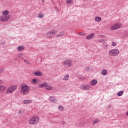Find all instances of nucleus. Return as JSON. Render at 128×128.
<instances>
[{
	"label": "nucleus",
	"mask_w": 128,
	"mask_h": 128,
	"mask_svg": "<svg viewBox=\"0 0 128 128\" xmlns=\"http://www.w3.org/2000/svg\"><path fill=\"white\" fill-rule=\"evenodd\" d=\"M86 77L84 76H80V80H85Z\"/></svg>",
	"instance_id": "c85d7f7f"
},
{
	"label": "nucleus",
	"mask_w": 128,
	"mask_h": 128,
	"mask_svg": "<svg viewBox=\"0 0 128 128\" xmlns=\"http://www.w3.org/2000/svg\"><path fill=\"white\" fill-rule=\"evenodd\" d=\"M18 50H24V46H20L18 47L17 48Z\"/></svg>",
	"instance_id": "dca6fc26"
},
{
	"label": "nucleus",
	"mask_w": 128,
	"mask_h": 128,
	"mask_svg": "<svg viewBox=\"0 0 128 128\" xmlns=\"http://www.w3.org/2000/svg\"><path fill=\"white\" fill-rule=\"evenodd\" d=\"M16 88H18V86L16 85L12 86L7 89L6 94H12V92H14Z\"/></svg>",
	"instance_id": "7ed1b4c3"
},
{
	"label": "nucleus",
	"mask_w": 128,
	"mask_h": 128,
	"mask_svg": "<svg viewBox=\"0 0 128 128\" xmlns=\"http://www.w3.org/2000/svg\"><path fill=\"white\" fill-rule=\"evenodd\" d=\"M20 56H22V54H20Z\"/></svg>",
	"instance_id": "09e8293b"
},
{
	"label": "nucleus",
	"mask_w": 128,
	"mask_h": 128,
	"mask_svg": "<svg viewBox=\"0 0 128 128\" xmlns=\"http://www.w3.org/2000/svg\"><path fill=\"white\" fill-rule=\"evenodd\" d=\"M64 64H66L67 66H72V60L68 59L65 60L63 62Z\"/></svg>",
	"instance_id": "0eeeda50"
},
{
	"label": "nucleus",
	"mask_w": 128,
	"mask_h": 128,
	"mask_svg": "<svg viewBox=\"0 0 128 128\" xmlns=\"http://www.w3.org/2000/svg\"><path fill=\"white\" fill-rule=\"evenodd\" d=\"M52 33H53L54 36H55L56 34V30L51 31V34H52Z\"/></svg>",
	"instance_id": "473e14b6"
},
{
	"label": "nucleus",
	"mask_w": 128,
	"mask_h": 128,
	"mask_svg": "<svg viewBox=\"0 0 128 128\" xmlns=\"http://www.w3.org/2000/svg\"><path fill=\"white\" fill-rule=\"evenodd\" d=\"M34 74L36 76H42V73L40 71H36L34 72Z\"/></svg>",
	"instance_id": "1a4fd4ad"
},
{
	"label": "nucleus",
	"mask_w": 128,
	"mask_h": 128,
	"mask_svg": "<svg viewBox=\"0 0 128 128\" xmlns=\"http://www.w3.org/2000/svg\"><path fill=\"white\" fill-rule=\"evenodd\" d=\"M68 78H69L68 74H66L64 78V80H68Z\"/></svg>",
	"instance_id": "aec40b11"
},
{
	"label": "nucleus",
	"mask_w": 128,
	"mask_h": 128,
	"mask_svg": "<svg viewBox=\"0 0 128 128\" xmlns=\"http://www.w3.org/2000/svg\"><path fill=\"white\" fill-rule=\"evenodd\" d=\"M126 116H128V111L126 113Z\"/></svg>",
	"instance_id": "49530a36"
},
{
	"label": "nucleus",
	"mask_w": 128,
	"mask_h": 128,
	"mask_svg": "<svg viewBox=\"0 0 128 128\" xmlns=\"http://www.w3.org/2000/svg\"><path fill=\"white\" fill-rule=\"evenodd\" d=\"M37 122H38V120H36V118H34V117L32 118L29 120L30 124H34Z\"/></svg>",
	"instance_id": "423d86ee"
},
{
	"label": "nucleus",
	"mask_w": 128,
	"mask_h": 128,
	"mask_svg": "<svg viewBox=\"0 0 128 128\" xmlns=\"http://www.w3.org/2000/svg\"><path fill=\"white\" fill-rule=\"evenodd\" d=\"M100 122V120L98 118H96L94 121L93 124H96Z\"/></svg>",
	"instance_id": "a211bd4d"
},
{
	"label": "nucleus",
	"mask_w": 128,
	"mask_h": 128,
	"mask_svg": "<svg viewBox=\"0 0 128 128\" xmlns=\"http://www.w3.org/2000/svg\"><path fill=\"white\" fill-rule=\"evenodd\" d=\"M67 4H72V0H67L66 1Z\"/></svg>",
	"instance_id": "2f4dec72"
},
{
	"label": "nucleus",
	"mask_w": 128,
	"mask_h": 128,
	"mask_svg": "<svg viewBox=\"0 0 128 128\" xmlns=\"http://www.w3.org/2000/svg\"><path fill=\"white\" fill-rule=\"evenodd\" d=\"M104 42V40H100V42Z\"/></svg>",
	"instance_id": "79ce46f5"
},
{
	"label": "nucleus",
	"mask_w": 128,
	"mask_h": 128,
	"mask_svg": "<svg viewBox=\"0 0 128 128\" xmlns=\"http://www.w3.org/2000/svg\"><path fill=\"white\" fill-rule=\"evenodd\" d=\"M120 54V50L118 49H113L109 52L110 56H118Z\"/></svg>",
	"instance_id": "20e7f679"
},
{
	"label": "nucleus",
	"mask_w": 128,
	"mask_h": 128,
	"mask_svg": "<svg viewBox=\"0 0 128 128\" xmlns=\"http://www.w3.org/2000/svg\"><path fill=\"white\" fill-rule=\"evenodd\" d=\"M54 98H55L54 96H50L48 100H50V102H52L54 100Z\"/></svg>",
	"instance_id": "5701e85b"
},
{
	"label": "nucleus",
	"mask_w": 128,
	"mask_h": 128,
	"mask_svg": "<svg viewBox=\"0 0 128 128\" xmlns=\"http://www.w3.org/2000/svg\"><path fill=\"white\" fill-rule=\"evenodd\" d=\"M122 28V25L120 24H116L111 28V30H118V28Z\"/></svg>",
	"instance_id": "39448f33"
},
{
	"label": "nucleus",
	"mask_w": 128,
	"mask_h": 128,
	"mask_svg": "<svg viewBox=\"0 0 128 128\" xmlns=\"http://www.w3.org/2000/svg\"><path fill=\"white\" fill-rule=\"evenodd\" d=\"M4 90H6V86H0V92H4Z\"/></svg>",
	"instance_id": "4468645a"
},
{
	"label": "nucleus",
	"mask_w": 128,
	"mask_h": 128,
	"mask_svg": "<svg viewBox=\"0 0 128 128\" xmlns=\"http://www.w3.org/2000/svg\"><path fill=\"white\" fill-rule=\"evenodd\" d=\"M64 36V33H60L59 34L56 35L57 38H60V36Z\"/></svg>",
	"instance_id": "b1692460"
},
{
	"label": "nucleus",
	"mask_w": 128,
	"mask_h": 128,
	"mask_svg": "<svg viewBox=\"0 0 128 128\" xmlns=\"http://www.w3.org/2000/svg\"><path fill=\"white\" fill-rule=\"evenodd\" d=\"M2 46L6 44V42H2Z\"/></svg>",
	"instance_id": "ea45409f"
},
{
	"label": "nucleus",
	"mask_w": 128,
	"mask_h": 128,
	"mask_svg": "<svg viewBox=\"0 0 128 128\" xmlns=\"http://www.w3.org/2000/svg\"><path fill=\"white\" fill-rule=\"evenodd\" d=\"M52 89V86H48V85L46 86V90H50Z\"/></svg>",
	"instance_id": "4be33fe9"
},
{
	"label": "nucleus",
	"mask_w": 128,
	"mask_h": 128,
	"mask_svg": "<svg viewBox=\"0 0 128 128\" xmlns=\"http://www.w3.org/2000/svg\"><path fill=\"white\" fill-rule=\"evenodd\" d=\"M20 92L23 96H26L30 92V86L26 84H22L20 86Z\"/></svg>",
	"instance_id": "f257e3e1"
},
{
	"label": "nucleus",
	"mask_w": 128,
	"mask_h": 128,
	"mask_svg": "<svg viewBox=\"0 0 128 128\" xmlns=\"http://www.w3.org/2000/svg\"><path fill=\"white\" fill-rule=\"evenodd\" d=\"M95 20L96 22H102V18L100 16H96L95 18Z\"/></svg>",
	"instance_id": "2eb2a0df"
},
{
	"label": "nucleus",
	"mask_w": 128,
	"mask_h": 128,
	"mask_svg": "<svg viewBox=\"0 0 128 128\" xmlns=\"http://www.w3.org/2000/svg\"><path fill=\"white\" fill-rule=\"evenodd\" d=\"M10 14V12L8 10L2 12L3 16L0 17V20L1 22H6L10 18V15L8 14Z\"/></svg>",
	"instance_id": "f03ea898"
},
{
	"label": "nucleus",
	"mask_w": 128,
	"mask_h": 128,
	"mask_svg": "<svg viewBox=\"0 0 128 128\" xmlns=\"http://www.w3.org/2000/svg\"><path fill=\"white\" fill-rule=\"evenodd\" d=\"M82 90H90V86H84L82 88Z\"/></svg>",
	"instance_id": "412c9836"
},
{
	"label": "nucleus",
	"mask_w": 128,
	"mask_h": 128,
	"mask_svg": "<svg viewBox=\"0 0 128 128\" xmlns=\"http://www.w3.org/2000/svg\"><path fill=\"white\" fill-rule=\"evenodd\" d=\"M42 2H44V0H42Z\"/></svg>",
	"instance_id": "de8ad7c7"
},
{
	"label": "nucleus",
	"mask_w": 128,
	"mask_h": 128,
	"mask_svg": "<svg viewBox=\"0 0 128 128\" xmlns=\"http://www.w3.org/2000/svg\"><path fill=\"white\" fill-rule=\"evenodd\" d=\"M18 112V114H22V110H19Z\"/></svg>",
	"instance_id": "c9c22d12"
},
{
	"label": "nucleus",
	"mask_w": 128,
	"mask_h": 128,
	"mask_svg": "<svg viewBox=\"0 0 128 128\" xmlns=\"http://www.w3.org/2000/svg\"><path fill=\"white\" fill-rule=\"evenodd\" d=\"M52 102H54V104H56V100L54 98V100L52 101Z\"/></svg>",
	"instance_id": "f704fd0d"
},
{
	"label": "nucleus",
	"mask_w": 128,
	"mask_h": 128,
	"mask_svg": "<svg viewBox=\"0 0 128 128\" xmlns=\"http://www.w3.org/2000/svg\"><path fill=\"white\" fill-rule=\"evenodd\" d=\"M79 34H80V36H84V34L82 32H80Z\"/></svg>",
	"instance_id": "e433bc0d"
},
{
	"label": "nucleus",
	"mask_w": 128,
	"mask_h": 128,
	"mask_svg": "<svg viewBox=\"0 0 128 128\" xmlns=\"http://www.w3.org/2000/svg\"><path fill=\"white\" fill-rule=\"evenodd\" d=\"M4 72V68L0 69V74H2Z\"/></svg>",
	"instance_id": "c756f323"
},
{
	"label": "nucleus",
	"mask_w": 128,
	"mask_h": 128,
	"mask_svg": "<svg viewBox=\"0 0 128 128\" xmlns=\"http://www.w3.org/2000/svg\"><path fill=\"white\" fill-rule=\"evenodd\" d=\"M97 84L98 80H93L90 82L91 86H96V84Z\"/></svg>",
	"instance_id": "f8f14e48"
},
{
	"label": "nucleus",
	"mask_w": 128,
	"mask_h": 128,
	"mask_svg": "<svg viewBox=\"0 0 128 128\" xmlns=\"http://www.w3.org/2000/svg\"><path fill=\"white\" fill-rule=\"evenodd\" d=\"M102 76H106V74H108V71H106V70H104L102 71Z\"/></svg>",
	"instance_id": "f3484780"
},
{
	"label": "nucleus",
	"mask_w": 128,
	"mask_h": 128,
	"mask_svg": "<svg viewBox=\"0 0 128 128\" xmlns=\"http://www.w3.org/2000/svg\"><path fill=\"white\" fill-rule=\"evenodd\" d=\"M38 17L40 18H44V14H40L38 16Z\"/></svg>",
	"instance_id": "cd10ccee"
},
{
	"label": "nucleus",
	"mask_w": 128,
	"mask_h": 128,
	"mask_svg": "<svg viewBox=\"0 0 128 128\" xmlns=\"http://www.w3.org/2000/svg\"><path fill=\"white\" fill-rule=\"evenodd\" d=\"M58 110H64V106H58Z\"/></svg>",
	"instance_id": "393cba45"
},
{
	"label": "nucleus",
	"mask_w": 128,
	"mask_h": 128,
	"mask_svg": "<svg viewBox=\"0 0 128 128\" xmlns=\"http://www.w3.org/2000/svg\"><path fill=\"white\" fill-rule=\"evenodd\" d=\"M63 124H66V123L64 122V121H63Z\"/></svg>",
	"instance_id": "a18cd8bd"
},
{
	"label": "nucleus",
	"mask_w": 128,
	"mask_h": 128,
	"mask_svg": "<svg viewBox=\"0 0 128 128\" xmlns=\"http://www.w3.org/2000/svg\"><path fill=\"white\" fill-rule=\"evenodd\" d=\"M48 86V82H44L43 84H39L40 88H46Z\"/></svg>",
	"instance_id": "9d476101"
},
{
	"label": "nucleus",
	"mask_w": 128,
	"mask_h": 128,
	"mask_svg": "<svg viewBox=\"0 0 128 128\" xmlns=\"http://www.w3.org/2000/svg\"><path fill=\"white\" fill-rule=\"evenodd\" d=\"M4 83V82L2 80H0V84H2Z\"/></svg>",
	"instance_id": "4c0bfd02"
},
{
	"label": "nucleus",
	"mask_w": 128,
	"mask_h": 128,
	"mask_svg": "<svg viewBox=\"0 0 128 128\" xmlns=\"http://www.w3.org/2000/svg\"><path fill=\"white\" fill-rule=\"evenodd\" d=\"M108 48V46H104V48Z\"/></svg>",
	"instance_id": "c03bdc74"
},
{
	"label": "nucleus",
	"mask_w": 128,
	"mask_h": 128,
	"mask_svg": "<svg viewBox=\"0 0 128 128\" xmlns=\"http://www.w3.org/2000/svg\"><path fill=\"white\" fill-rule=\"evenodd\" d=\"M34 118H35V120H38V122H40V118H38V117L36 116H34Z\"/></svg>",
	"instance_id": "a878e982"
},
{
	"label": "nucleus",
	"mask_w": 128,
	"mask_h": 128,
	"mask_svg": "<svg viewBox=\"0 0 128 128\" xmlns=\"http://www.w3.org/2000/svg\"><path fill=\"white\" fill-rule=\"evenodd\" d=\"M24 62H25V64H30V61L26 60H24Z\"/></svg>",
	"instance_id": "bb28decb"
},
{
	"label": "nucleus",
	"mask_w": 128,
	"mask_h": 128,
	"mask_svg": "<svg viewBox=\"0 0 128 128\" xmlns=\"http://www.w3.org/2000/svg\"><path fill=\"white\" fill-rule=\"evenodd\" d=\"M94 34L92 33V34H90L88 35L86 37V40H92V38H94Z\"/></svg>",
	"instance_id": "9b49d317"
},
{
	"label": "nucleus",
	"mask_w": 128,
	"mask_h": 128,
	"mask_svg": "<svg viewBox=\"0 0 128 128\" xmlns=\"http://www.w3.org/2000/svg\"><path fill=\"white\" fill-rule=\"evenodd\" d=\"M112 44L113 46H116V44L114 42H112Z\"/></svg>",
	"instance_id": "72a5a7b5"
},
{
	"label": "nucleus",
	"mask_w": 128,
	"mask_h": 128,
	"mask_svg": "<svg viewBox=\"0 0 128 128\" xmlns=\"http://www.w3.org/2000/svg\"><path fill=\"white\" fill-rule=\"evenodd\" d=\"M32 82H34V84H36V82H38L36 78L33 79Z\"/></svg>",
	"instance_id": "7c9ffc66"
},
{
	"label": "nucleus",
	"mask_w": 128,
	"mask_h": 128,
	"mask_svg": "<svg viewBox=\"0 0 128 128\" xmlns=\"http://www.w3.org/2000/svg\"><path fill=\"white\" fill-rule=\"evenodd\" d=\"M55 8H56V12L58 11V8L55 7Z\"/></svg>",
	"instance_id": "a19ab883"
},
{
	"label": "nucleus",
	"mask_w": 128,
	"mask_h": 128,
	"mask_svg": "<svg viewBox=\"0 0 128 128\" xmlns=\"http://www.w3.org/2000/svg\"><path fill=\"white\" fill-rule=\"evenodd\" d=\"M128 36V33H125L124 34V36Z\"/></svg>",
	"instance_id": "58836bf2"
},
{
	"label": "nucleus",
	"mask_w": 128,
	"mask_h": 128,
	"mask_svg": "<svg viewBox=\"0 0 128 128\" xmlns=\"http://www.w3.org/2000/svg\"><path fill=\"white\" fill-rule=\"evenodd\" d=\"M86 69L88 70H89L90 68H89V67H87V68H86Z\"/></svg>",
	"instance_id": "37998d69"
},
{
	"label": "nucleus",
	"mask_w": 128,
	"mask_h": 128,
	"mask_svg": "<svg viewBox=\"0 0 128 128\" xmlns=\"http://www.w3.org/2000/svg\"><path fill=\"white\" fill-rule=\"evenodd\" d=\"M32 101L30 100H24L23 101V104H32Z\"/></svg>",
	"instance_id": "ddd939ff"
},
{
	"label": "nucleus",
	"mask_w": 128,
	"mask_h": 128,
	"mask_svg": "<svg viewBox=\"0 0 128 128\" xmlns=\"http://www.w3.org/2000/svg\"><path fill=\"white\" fill-rule=\"evenodd\" d=\"M124 94V91L121 90L120 91L118 94H117V96H122V95Z\"/></svg>",
	"instance_id": "6ab92c4d"
},
{
	"label": "nucleus",
	"mask_w": 128,
	"mask_h": 128,
	"mask_svg": "<svg viewBox=\"0 0 128 128\" xmlns=\"http://www.w3.org/2000/svg\"><path fill=\"white\" fill-rule=\"evenodd\" d=\"M47 38H50L52 36H54V33H52V32H47L46 33Z\"/></svg>",
	"instance_id": "6e6552de"
}]
</instances>
